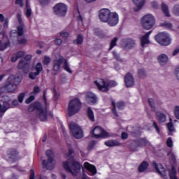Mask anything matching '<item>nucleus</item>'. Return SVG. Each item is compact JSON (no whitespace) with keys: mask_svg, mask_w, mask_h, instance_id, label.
Segmentation results:
<instances>
[{"mask_svg":"<svg viewBox=\"0 0 179 179\" xmlns=\"http://www.w3.org/2000/svg\"><path fill=\"white\" fill-rule=\"evenodd\" d=\"M63 169H64L67 173H70L73 177H76V176L80 173L82 165L75 160L73 157H71L67 161L63 162Z\"/></svg>","mask_w":179,"mask_h":179,"instance_id":"nucleus-1","label":"nucleus"},{"mask_svg":"<svg viewBox=\"0 0 179 179\" xmlns=\"http://www.w3.org/2000/svg\"><path fill=\"white\" fill-rule=\"evenodd\" d=\"M95 85L101 92H108V87H115L118 83L114 80L104 81L103 79H98L95 81Z\"/></svg>","mask_w":179,"mask_h":179,"instance_id":"nucleus-2","label":"nucleus"},{"mask_svg":"<svg viewBox=\"0 0 179 179\" xmlns=\"http://www.w3.org/2000/svg\"><path fill=\"white\" fill-rule=\"evenodd\" d=\"M81 106L79 99H74L71 100L69 103L67 109V114L69 117H72L73 115H75V114H78V113L80 111Z\"/></svg>","mask_w":179,"mask_h":179,"instance_id":"nucleus-3","label":"nucleus"},{"mask_svg":"<svg viewBox=\"0 0 179 179\" xmlns=\"http://www.w3.org/2000/svg\"><path fill=\"white\" fill-rule=\"evenodd\" d=\"M156 24V18L152 14H147L141 18V24L145 30H150Z\"/></svg>","mask_w":179,"mask_h":179,"instance_id":"nucleus-4","label":"nucleus"},{"mask_svg":"<svg viewBox=\"0 0 179 179\" xmlns=\"http://www.w3.org/2000/svg\"><path fill=\"white\" fill-rule=\"evenodd\" d=\"M48 157V162L45 159L42 160V165L47 170H52L55 167V159H54V153L51 150H48L45 152Z\"/></svg>","mask_w":179,"mask_h":179,"instance_id":"nucleus-5","label":"nucleus"},{"mask_svg":"<svg viewBox=\"0 0 179 179\" xmlns=\"http://www.w3.org/2000/svg\"><path fill=\"white\" fill-rule=\"evenodd\" d=\"M64 63L63 68L66 72H69V73H72V70H71V68L69 67V64H68V61L65 59H64V57L59 56L58 59H56L53 62V71L55 72L59 71L61 68V64Z\"/></svg>","mask_w":179,"mask_h":179,"instance_id":"nucleus-6","label":"nucleus"},{"mask_svg":"<svg viewBox=\"0 0 179 179\" xmlns=\"http://www.w3.org/2000/svg\"><path fill=\"white\" fill-rule=\"evenodd\" d=\"M70 131H71L73 136L76 138V139H82L83 138V131L78 124L72 122L69 124Z\"/></svg>","mask_w":179,"mask_h":179,"instance_id":"nucleus-7","label":"nucleus"},{"mask_svg":"<svg viewBox=\"0 0 179 179\" xmlns=\"http://www.w3.org/2000/svg\"><path fill=\"white\" fill-rule=\"evenodd\" d=\"M155 40L161 45H170L171 39L170 36L166 32H161L155 36Z\"/></svg>","mask_w":179,"mask_h":179,"instance_id":"nucleus-8","label":"nucleus"},{"mask_svg":"<svg viewBox=\"0 0 179 179\" xmlns=\"http://www.w3.org/2000/svg\"><path fill=\"white\" fill-rule=\"evenodd\" d=\"M53 12L57 16L62 17L65 16L68 12V6L64 3H59L54 6Z\"/></svg>","mask_w":179,"mask_h":179,"instance_id":"nucleus-9","label":"nucleus"},{"mask_svg":"<svg viewBox=\"0 0 179 179\" xmlns=\"http://www.w3.org/2000/svg\"><path fill=\"white\" fill-rule=\"evenodd\" d=\"M91 135L93 138L99 139V138H106L108 136V133L103 129V128L96 126L92 130Z\"/></svg>","mask_w":179,"mask_h":179,"instance_id":"nucleus-10","label":"nucleus"},{"mask_svg":"<svg viewBox=\"0 0 179 179\" xmlns=\"http://www.w3.org/2000/svg\"><path fill=\"white\" fill-rule=\"evenodd\" d=\"M38 108V117L41 121H47L48 115H50V117H52V113H51V112H48L47 107L41 106V108Z\"/></svg>","mask_w":179,"mask_h":179,"instance_id":"nucleus-11","label":"nucleus"},{"mask_svg":"<svg viewBox=\"0 0 179 179\" xmlns=\"http://www.w3.org/2000/svg\"><path fill=\"white\" fill-rule=\"evenodd\" d=\"M118 22H120V17H118V14L117 13H110V15H109V18L108 19V21H106V23L108 24V26L114 27L118 24Z\"/></svg>","mask_w":179,"mask_h":179,"instance_id":"nucleus-12","label":"nucleus"},{"mask_svg":"<svg viewBox=\"0 0 179 179\" xmlns=\"http://www.w3.org/2000/svg\"><path fill=\"white\" fill-rule=\"evenodd\" d=\"M111 11L108 8H103L99 11V20L103 23H107Z\"/></svg>","mask_w":179,"mask_h":179,"instance_id":"nucleus-13","label":"nucleus"},{"mask_svg":"<svg viewBox=\"0 0 179 179\" xmlns=\"http://www.w3.org/2000/svg\"><path fill=\"white\" fill-rule=\"evenodd\" d=\"M136 42L132 38H127L124 41L123 48L124 50H132L135 47Z\"/></svg>","mask_w":179,"mask_h":179,"instance_id":"nucleus-14","label":"nucleus"},{"mask_svg":"<svg viewBox=\"0 0 179 179\" xmlns=\"http://www.w3.org/2000/svg\"><path fill=\"white\" fill-rule=\"evenodd\" d=\"M124 83L127 87H132L135 85V80H134V76L131 73H128L124 76Z\"/></svg>","mask_w":179,"mask_h":179,"instance_id":"nucleus-15","label":"nucleus"},{"mask_svg":"<svg viewBox=\"0 0 179 179\" xmlns=\"http://www.w3.org/2000/svg\"><path fill=\"white\" fill-rule=\"evenodd\" d=\"M86 101L88 104H96L97 103V96L94 93L88 92L86 94Z\"/></svg>","mask_w":179,"mask_h":179,"instance_id":"nucleus-16","label":"nucleus"},{"mask_svg":"<svg viewBox=\"0 0 179 179\" xmlns=\"http://www.w3.org/2000/svg\"><path fill=\"white\" fill-rule=\"evenodd\" d=\"M17 18L20 23V26L17 27V34L18 36H23V33L26 29L24 28V24H23V20H22V15L20 14L17 15Z\"/></svg>","mask_w":179,"mask_h":179,"instance_id":"nucleus-17","label":"nucleus"},{"mask_svg":"<svg viewBox=\"0 0 179 179\" xmlns=\"http://www.w3.org/2000/svg\"><path fill=\"white\" fill-rule=\"evenodd\" d=\"M21 82L22 80H20V78L19 76L10 75L8 78L6 83H10L11 85H15L17 86V85H19V83H20Z\"/></svg>","mask_w":179,"mask_h":179,"instance_id":"nucleus-18","label":"nucleus"},{"mask_svg":"<svg viewBox=\"0 0 179 179\" xmlns=\"http://www.w3.org/2000/svg\"><path fill=\"white\" fill-rule=\"evenodd\" d=\"M84 167L90 171V176H96V174H97V169H96V166L90 164L89 162H85Z\"/></svg>","mask_w":179,"mask_h":179,"instance_id":"nucleus-19","label":"nucleus"},{"mask_svg":"<svg viewBox=\"0 0 179 179\" xmlns=\"http://www.w3.org/2000/svg\"><path fill=\"white\" fill-rule=\"evenodd\" d=\"M152 164L154 167L156 169V171L162 177H166V170L164 169V167H163V165L160 164H157L156 162H153Z\"/></svg>","mask_w":179,"mask_h":179,"instance_id":"nucleus-20","label":"nucleus"},{"mask_svg":"<svg viewBox=\"0 0 179 179\" xmlns=\"http://www.w3.org/2000/svg\"><path fill=\"white\" fill-rule=\"evenodd\" d=\"M24 55L25 53L23 51H20L18 52L14 53L10 57L11 62H16V61L20 58L24 57Z\"/></svg>","mask_w":179,"mask_h":179,"instance_id":"nucleus-21","label":"nucleus"},{"mask_svg":"<svg viewBox=\"0 0 179 179\" xmlns=\"http://www.w3.org/2000/svg\"><path fill=\"white\" fill-rule=\"evenodd\" d=\"M150 34H152V31L148 32L145 35L141 37V41L142 47H145V44H149L150 43L149 41V36H150Z\"/></svg>","mask_w":179,"mask_h":179,"instance_id":"nucleus-22","label":"nucleus"},{"mask_svg":"<svg viewBox=\"0 0 179 179\" xmlns=\"http://www.w3.org/2000/svg\"><path fill=\"white\" fill-rule=\"evenodd\" d=\"M158 62L160 65H166L169 62V57L164 54L160 55L158 57Z\"/></svg>","mask_w":179,"mask_h":179,"instance_id":"nucleus-23","label":"nucleus"},{"mask_svg":"<svg viewBox=\"0 0 179 179\" xmlns=\"http://www.w3.org/2000/svg\"><path fill=\"white\" fill-rule=\"evenodd\" d=\"M134 5H136V8L135 9L136 12L140 10L142 7L145 5V0H133Z\"/></svg>","mask_w":179,"mask_h":179,"instance_id":"nucleus-24","label":"nucleus"},{"mask_svg":"<svg viewBox=\"0 0 179 179\" xmlns=\"http://www.w3.org/2000/svg\"><path fill=\"white\" fill-rule=\"evenodd\" d=\"M10 108V104L8 102H3V104L0 103V113H5Z\"/></svg>","mask_w":179,"mask_h":179,"instance_id":"nucleus-25","label":"nucleus"},{"mask_svg":"<svg viewBox=\"0 0 179 179\" xmlns=\"http://www.w3.org/2000/svg\"><path fill=\"white\" fill-rule=\"evenodd\" d=\"M105 145L109 148H113V146H120L121 144L117 140H109L105 142Z\"/></svg>","mask_w":179,"mask_h":179,"instance_id":"nucleus-26","label":"nucleus"},{"mask_svg":"<svg viewBox=\"0 0 179 179\" xmlns=\"http://www.w3.org/2000/svg\"><path fill=\"white\" fill-rule=\"evenodd\" d=\"M17 86V85H15V84H10V83H6L4 87L10 93H13V92H15L16 90Z\"/></svg>","mask_w":179,"mask_h":179,"instance_id":"nucleus-27","label":"nucleus"},{"mask_svg":"<svg viewBox=\"0 0 179 179\" xmlns=\"http://www.w3.org/2000/svg\"><path fill=\"white\" fill-rule=\"evenodd\" d=\"M157 118L159 122H165L167 117L166 115L162 112L156 113Z\"/></svg>","mask_w":179,"mask_h":179,"instance_id":"nucleus-28","label":"nucleus"},{"mask_svg":"<svg viewBox=\"0 0 179 179\" xmlns=\"http://www.w3.org/2000/svg\"><path fill=\"white\" fill-rule=\"evenodd\" d=\"M8 158L10 162H16V160H17V152L15 150L10 152Z\"/></svg>","mask_w":179,"mask_h":179,"instance_id":"nucleus-29","label":"nucleus"},{"mask_svg":"<svg viewBox=\"0 0 179 179\" xmlns=\"http://www.w3.org/2000/svg\"><path fill=\"white\" fill-rule=\"evenodd\" d=\"M87 115L90 121L92 122H94V113L93 112V110H92V108H88L87 110Z\"/></svg>","mask_w":179,"mask_h":179,"instance_id":"nucleus-30","label":"nucleus"},{"mask_svg":"<svg viewBox=\"0 0 179 179\" xmlns=\"http://www.w3.org/2000/svg\"><path fill=\"white\" fill-rule=\"evenodd\" d=\"M149 166V164L146 162H143L141 164L138 166L139 173H143V171H146L148 170V167Z\"/></svg>","mask_w":179,"mask_h":179,"instance_id":"nucleus-31","label":"nucleus"},{"mask_svg":"<svg viewBox=\"0 0 179 179\" xmlns=\"http://www.w3.org/2000/svg\"><path fill=\"white\" fill-rule=\"evenodd\" d=\"M162 9L165 16H167V17H170V11L169 10V6H167V4L162 3Z\"/></svg>","mask_w":179,"mask_h":179,"instance_id":"nucleus-32","label":"nucleus"},{"mask_svg":"<svg viewBox=\"0 0 179 179\" xmlns=\"http://www.w3.org/2000/svg\"><path fill=\"white\" fill-rule=\"evenodd\" d=\"M41 104L40 103H34L29 106V111H34V110H37L38 111V108H41Z\"/></svg>","mask_w":179,"mask_h":179,"instance_id":"nucleus-33","label":"nucleus"},{"mask_svg":"<svg viewBox=\"0 0 179 179\" xmlns=\"http://www.w3.org/2000/svg\"><path fill=\"white\" fill-rule=\"evenodd\" d=\"M29 3V0H27V4H26L27 11L25 13L27 17H30V16H31V8H30V5Z\"/></svg>","mask_w":179,"mask_h":179,"instance_id":"nucleus-34","label":"nucleus"},{"mask_svg":"<svg viewBox=\"0 0 179 179\" xmlns=\"http://www.w3.org/2000/svg\"><path fill=\"white\" fill-rule=\"evenodd\" d=\"M167 128H168V131H169V135H173L171 132H174V131H176V129L174 128V124H173V122H169L167 124Z\"/></svg>","mask_w":179,"mask_h":179,"instance_id":"nucleus-35","label":"nucleus"},{"mask_svg":"<svg viewBox=\"0 0 179 179\" xmlns=\"http://www.w3.org/2000/svg\"><path fill=\"white\" fill-rule=\"evenodd\" d=\"M83 43V36L80 34L78 35L77 38L73 41L74 44L80 45Z\"/></svg>","mask_w":179,"mask_h":179,"instance_id":"nucleus-36","label":"nucleus"},{"mask_svg":"<svg viewBox=\"0 0 179 179\" xmlns=\"http://www.w3.org/2000/svg\"><path fill=\"white\" fill-rule=\"evenodd\" d=\"M24 66H27V62H24L23 59H20L17 66L18 69H23Z\"/></svg>","mask_w":179,"mask_h":179,"instance_id":"nucleus-37","label":"nucleus"},{"mask_svg":"<svg viewBox=\"0 0 179 179\" xmlns=\"http://www.w3.org/2000/svg\"><path fill=\"white\" fill-rule=\"evenodd\" d=\"M172 12L175 16H179V4H176L173 8Z\"/></svg>","mask_w":179,"mask_h":179,"instance_id":"nucleus-38","label":"nucleus"},{"mask_svg":"<svg viewBox=\"0 0 179 179\" xmlns=\"http://www.w3.org/2000/svg\"><path fill=\"white\" fill-rule=\"evenodd\" d=\"M170 178L171 179H178L177 178V172L176 171V169L172 167V169L170 172Z\"/></svg>","mask_w":179,"mask_h":179,"instance_id":"nucleus-39","label":"nucleus"},{"mask_svg":"<svg viewBox=\"0 0 179 179\" xmlns=\"http://www.w3.org/2000/svg\"><path fill=\"white\" fill-rule=\"evenodd\" d=\"M138 146H146V145H149V141L145 139H140L138 141Z\"/></svg>","mask_w":179,"mask_h":179,"instance_id":"nucleus-40","label":"nucleus"},{"mask_svg":"<svg viewBox=\"0 0 179 179\" xmlns=\"http://www.w3.org/2000/svg\"><path fill=\"white\" fill-rule=\"evenodd\" d=\"M117 41H118V38L115 37L114 38L112 41L110 42L109 51H111L112 48H114L115 45H117Z\"/></svg>","mask_w":179,"mask_h":179,"instance_id":"nucleus-41","label":"nucleus"},{"mask_svg":"<svg viewBox=\"0 0 179 179\" xmlns=\"http://www.w3.org/2000/svg\"><path fill=\"white\" fill-rule=\"evenodd\" d=\"M164 27H166V29H168L169 30H174V28H173V24L170 22H164L163 24Z\"/></svg>","mask_w":179,"mask_h":179,"instance_id":"nucleus-42","label":"nucleus"},{"mask_svg":"<svg viewBox=\"0 0 179 179\" xmlns=\"http://www.w3.org/2000/svg\"><path fill=\"white\" fill-rule=\"evenodd\" d=\"M148 103L152 108V110L155 111L156 108H155V101L153 100V99H149Z\"/></svg>","mask_w":179,"mask_h":179,"instance_id":"nucleus-43","label":"nucleus"},{"mask_svg":"<svg viewBox=\"0 0 179 179\" xmlns=\"http://www.w3.org/2000/svg\"><path fill=\"white\" fill-rule=\"evenodd\" d=\"M116 107L117 108H118V110H124V107H125V103L122 101L118 102L116 104Z\"/></svg>","mask_w":179,"mask_h":179,"instance_id":"nucleus-44","label":"nucleus"},{"mask_svg":"<svg viewBox=\"0 0 179 179\" xmlns=\"http://www.w3.org/2000/svg\"><path fill=\"white\" fill-rule=\"evenodd\" d=\"M138 76L140 78H145L146 76V73L145 72V69H141L138 70Z\"/></svg>","mask_w":179,"mask_h":179,"instance_id":"nucleus-45","label":"nucleus"},{"mask_svg":"<svg viewBox=\"0 0 179 179\" xmlns=\"http://www.w3.org/2000/svg\"><path fill=\"white\" fill-rule=\"evenodd\" d=\"M36 72H38V74L40 75V72L43 71V65L41 63H38L36 66Z\"/></svg>","mask_w":179,"mask_h":179,"instance_id":"nucleus-46","label":"nucleus"},{"mask_svg":"<svg viewBox=\"0 0 179 179\" xmlns=\"http://www.w3.org/2000/svg\"><path fill=\"white\" fill-rule=\"evenodd\" d=\"M113 55L115 59H117L119 62H121V61H122V59H121V57H120V55H118V53H117V52L113 51Z\"/></svg>","mask_w":179,"mask_h":179,"instance_id":"nucleus-47","label":"nucleus"},{"mask_svg":"<svg viewBox=\"0 0 179 179\" xmlns=\"http://www.w3.org/2000/svg\"><path fill=\"white\" fill-rule=\"evenodd\" d=\"M8 47V43H2L0 40V51H3V50H6V48Z\"/></svg>","mask_w":179,"mask_h":179,"instance_id":"nucleus-48","label":"nucleus"},{"mask_svg":"<svg viewBox=\"0 0 179 179\" xmlns=\"http://www.w3.org/2000/svg\"><path fill=\"white\" fill-rule=\"evenodd\" d=\"M174 114H175L176 118H177V120H179V106L175 107Z\"/></svg>","mask_w":179,"mask_h":179,"instance_id":"nucleus-49","label":"nucleus"},{"mask_svg":"<svg viewBox=\"0 0 179 179\" xmlns=\"http://www.w3.org/2000/svg\"><path fill=\"white\" fill-rule=\"evenodd\" d=\"M51 62V59L48 57H45L43 59V65H48Z\"/></svg>","mask_w":179,"mask_h":179,"instance_id":"nucleus-50","label":"nucleus"},{"mask_svg":"<svg viewBox=\"0 0 179 179\" xmlns=\"http://www.w3.org/2000/svg\"><path fill=\"white\" fill-rule=\"evenodd\" d=\"M112 106L113 107V108L112 110L113 114L115 115V117H118V113H117V110L115 109V102L112 101Z\"/></svg>","mask_w":179,"mask_h":179,"instance_id":"nucleus-51","label":"nucleus"},{"mask_svg":"<svg viewBox=\"0 0 179 179\" xmlns=\"http://www.w3.org/2000/svg\"><path fill=\"white\" fill-rule=\"evenodd\" d=\"M24 96H25L24 93H22L18 96L17 99H18L19 103H23V100L24 99Z\"/></svg>","mask_w":179,"mask_h":179,"instance_id":"nucleus-52","label":"nucleus"},{"mask_svg":"<svg viewBox=\"0 0 179 179\" xmlns=\"http://www.w3.org/2000/svg\"><path fill=\"white\" fill-rule=\"evenodd\" d=\"M19 44H22L24 45H26L27 44V39L22 38L21 39H18Z\"/></svg>","mask_w":179,"mask_h":179,"instance_id":"nucleus-53","label":"nucleus"},{"mask_svg":"<svg viewBox=\"0 0 179 179\" xmlns=\"http://www.w3.org/2000/svg\"><path fill=\"white\" fill-rule=\"evenodd\" d=\"M166 145L168 148L173 147V140L171 139V138H168V140L166 141Z\"/></svg>","mask_w":179,"mask_h":179,"instance_id":"nucleus-54","label":"nucleus"},{"mask_svg":"<svg viewBox=\"0 0 179 179\" xmlns=\"http://www.w3.org/2000/svg\"><path fill=\"white\" fill-rule=\"evenodd\" d=\"M152 126L155 129L157 134H160V129L159 128V126H157V123H156V122H153Z\"/></svg>","mask_w":179,"mask_h":179,"instance_id":"nucleus-55","label":"nucleus"},{"mask_svg":"<svg viewBox=\"0 0 179 179\" xmlns=\"http://www.w3.org/2000/svg\"><path fill=\"white\" fill-rule=\"evenodd\" d=\"M38 72H35V73H29V78L30 79H34L36 76H38Z\"/></svg>","mask_w":179,"mask_h":179,"instance_id":"nucleus-56","label":"nucleus"},{"mask_svg":"<svg viewBox=\"0 0 179 179\" xmlns=\"http://www.w3.org/2000/svg\"><path fill=\"white\" fill-rule=\"evenodd\" d=\"M38 1H39V3H41L42 6L48 5V2H50V0H38Z\"/></svg>","mask_w":179,"mask_h":179,"instance_id":"nucleus-57","label":"nucleus"},{"mask_svg":"<svg viewBox=\"0 0 179 179\" xmlns=\"http://www.w3.org/2000/svg\"><path fill=\"white\" fill-rule=\"evenodd\" d=\"M33 100H34V96H31L30 97L26 99L25 103L26 104H30V103H31Z\"/></svg>","mask_w":179,"mask_h":179,"instance_id":"nucleus-58","label":"nucleus"},{"mask_svg":"<svg viewBox=\"0 0 179 179\" xmlns=\"http://www.w3.org/2000/svg\"><path fill=\"white\" fill-rule=\"evenodd\" d=\"M32 93H33V94H37L40 93V87H38V86L34 87Z\"/></svg>","mask_w":179,"mask_h":179,"instance_id":"nucleus-59","label":"nucleus"},{"mask_svg":"<svg viewBox=\"0 0 179 179\" xmlns=\"http://www.w3.org/2000/svg\"><path fill=\"white\" fill-rule=\"evenodd\" d=\"M151 6L154 9H157L159 8V3H157V2H156V1H152L151 3Z\"/></svg>","mask_w":179,"mask_h":179,"instance_id":"nucleus-60","label":"nucleus"},{"mask_svg":"<svg viewBox=\"0 0 179 179\" xmlns=\"http://www.w3.org/2000/svg\"><path fill=\"white\" fill-rule=\"evenodd\" d=\"M55 44L56 45H61V44H62V39L61 38H57L55 41Z\"/></svg>","mask_w":179,"mask_h":179,"instance_id":"nucleus-61","label":"nucleus"},{"mask_svg":"<svg viewBox=\"0 0 179 179\" xmlns=\"http://www.w3.org/2000/svg\"><path fill=\"white\" fill-rule=\"evenodd\" d=\"M60 36L62 37H69V34L66 31H62L60 33Z\"/></svg>","mask_w":179,"mask_h":179,"instance_id":"nucleus-62","label":"nucleus"},{"mask_svg":"<svg viewBox=\"0 0 179 179\" xmlns=\"http://www.w3.org/2000/svg\"><path fill=\"white\" fill-rule=\"evenodd\" d=\"M175 75H176L177 79L179 80V66L176 69Z\"/></svg>","mask_w":179,"mask_h":179,"instance_id":"nucleus-63","label":"nucleus"},{"mask_svg":"<svg viewBox=\"0 0 179 179\" xmlns=\"http://www.w3.org/2000/svg\"><path fill=\"white\" fill-rule=\"evenodd\" d=\"M30 173L29 179H34V169H31Z\"/></svg>","mask_w":179,"mask_h":179,"instance_id":"nucleus-64","label":"nucleus"}]
</instances>
